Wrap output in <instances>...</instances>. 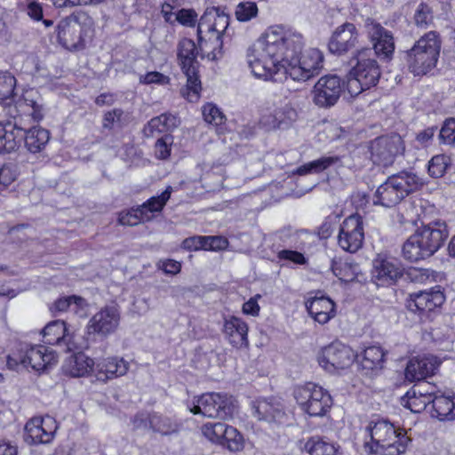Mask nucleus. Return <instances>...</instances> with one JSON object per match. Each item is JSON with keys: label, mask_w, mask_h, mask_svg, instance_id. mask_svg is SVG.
Segmentation results:
<instances>
[{"label": "nucleus", "mask_w": 455, "mask_h": 455, "mask_svg": "<svg viewBox=\"0 0 455 455\" xmlns=\"http://www.w3.org/2000/svg\"><path fill=\"white\" fill-rule=\"evenodd\" d=\"M420 389L419 387H411L401 398L402 405L414 413L421 412L433 401L429 394H423Z\"/></svg>", "instance_id": "72a5a7b5"}, {"label": "nucleus", "mask_w": 455, "mask_h": 455, "mask_svg": "<svg viewBox=\"0 0 455 455\" xmlns=\"http://www.w3.org/2000/svg\"><path fill=\"white\" fill-rule=\"evenodd\" d=\"M64 372L71 377H82L89 372L95 373L93 360L84 353H78L70 356L63 365Z\"/></svg>", "instance_id": "7c9ffc66"}, {"label": "nucleus", "mask_w": 455, "mask_h": 455, "mask_svg": "<svg viewBox=\"0 0 455 455\" xmlns=\"http://www.w3.org/2000/svg\"><path fill=\"white\" fill-rule=\"evenodd\" d=\"M339 162V156H322L316 160L307 163L299 166L295 173L299 175H306L308 173H320L330 166Z\"/></svg>", "instance_id": "a19ab883"}, {"label": "nucleus", "mask_w": 455, "mask_h": 455, "mask_svg": "<svg viewBox=\"0 0 455 455\" xmlns=\"http://www.w3.org/2000/svg\"><path fill=\"white\" fill-rule=\"evenodd\" d=\"M172 136H164L158 139L155 144V155L158 159L165 160L171 155Z\"/></svg>", "instance_id": "5fc2aeb1"}, {"label": "nucleus", "mask_w": 455, "mask_h": 455, "mask_svg": "<svg viewBox=\"0 0 455 455\" xmlns=\"http://www.w3.org/2000/svg\"><path fill=\"white\" fill-rule=\"evenodd\" d=\"M26 13L35 21H40L44 18L42 4L35 0H29L27 4Z\"/></svg>", "instance_id": "052dcab7"}, {"label": "nucleus", "mask_w": 455, "mask_h": 455, "mask_svg": "<svg viewBox=\"0 0 455 455\" xmlns=\"http://www.w3.org/2000/svg\"><path fill=\"white\" fill-rule=\"evenodd\" d=\"M50 140V133L42 127H33L27 130L24 127L23 142L27 149L33 153L42 151Z\"/></svg>", "instance_id": "473e14b6"}, {"label": "nucleus", "mask_w": 455, "mask_h": 455, "mask_svg": "<svg viewBox=\"0 0 455 455\" xmlns=\"http://www.w3.org/2000/svg\"><path fill=\"white\" fill-rule=\"evenodd\" d=\"M179 23L187 27H195L197 21V13L193 9H181L176 14Z\"/></svg>", "instance_id": "13d9d810"}, {"label": "nucleus", "mask_w": 455, "mask_h": 455, "mask_svg": "<svg viewBox=\"0 0 455 455\" xmlns=\"http://www.w3.org/2000/svg\"><path fill=\"white\" fill-rule=\"evenodd\" d=\"M344 83L335 75L322 76L312 90V100L319 108H331L339 100Z\"/></svg>", "instance_id": "4468645a"}, {"label": "nucleus", "mask_w": 455, "mask_h": 455, "mask_svg": "<svg viewBox=\"0 0 455 455\" xmlns=\"http://www.w3.org/2000/svg\"><path fill=\"white\" fill-rule=\"evenodd\" d=\"M258 14V7L254 2L240 3L236 6L235 16L239 21H249Z\"/></svg>", "instance_id": "3c124183"}, {"label": "nucleus", "mask_w": 455, "mask_h": 455, "mask_svg": "<svg viewBox=\"0 0 455 455\" xmlns=\"http://www.w3.org/2000/svg\"><path fill=\"white\" fill-rule=\"evenodd\" d=\"M371 440L365 443H390L399 441L400 436H407L406 431L396 427L387 419L371 420L366 427Z\"/></svg>", "instance_id": "5701e85b"}, {"label": "nucleus", "mask_w": 455, "mask_h": 455, "mask_svg": "<svg viewBox=\"0 0 455 455\" xmlns=\"http://www.w3.org/2000/svg\"><path fill=\"white\" fill-rule=\"evenodd\" d=\"M205 236H191L183 241V247L188 251L205 250Z\"/></svg>", "instance_id": "338daca9"}, {"label": "nucleus", "mask_w": 455, "mask_h": 455, "mask_svg": "<svg viewBox=\"0 0 455 455\" xmlns=\"http://www.w3.org/2000/svg\"><path fill=\"white\" fill-rule=\"evenodd\" d=\"M16 179V172L10 164L0 167V190L7 188Z\"/></svg>", "instance_id": "bf43d9fd"}, {"label": "nucleus", "mask_w": 455, "mask_h": 455, "mask_svg": "<svg viewBox=\"0 0 455 455\" xmlns=\"http://www.w3.org/2000/svg\"><path fill=\"white\" fill-rule=\"evenodd\" d=\"M151 430L162 435H170L179 432L180 424L168 416L153 412L151 413Z\"/></svg>", "instance_id": "58836bf2"}, {"label": "nucleus", "mask_w": 455, "mask_h": 455, "mask_svg": "<svg viewBox=\"0 0 455 455\" xmlns=\"http://www.w3.org/2000/svg\"><path fill=\"white\" fill-rule=\"evenodd\" d=\"M432 399L434 416L440 420L455 419V395L446 396L437 393Z\"/></svg>", "instance_id": "f704fd0d"}, {"label": "nucleus", "mask_w": 455, "mask_h": 455, "mask_svg": "<svg viewBox=\"0 0 455 455\" xmlns=\"http://www.w3.org/2000/svg\"><path fill=\"white\" fill-rule=\"evenodd\" d=\"M224 435L220 445L226 446L231 451H238L243 448V437L236 428L227 426Z\"/></svg>", "instance_id": "09e8293b"}, {"label": "nucleus", "mask_w": 455, "mask_h": 455, "mask_svg": "<svg viewBox=\"0 0 455 455\" xmlns=\"http://www.w3.org/2000/svg\"><path fill=\"white\" fill-rule=\"evenodd\" d=\"M132 425L135 429L151 430V413H137L132 419Z\"/></svg>", "instance_id": "0e129e2a"}, {"label": "nucleus", "mask_w": 455, "mask_h": 455, "mask_svg": "<svg viewBox=\"0 0 455 455\" xmlns=\"http://www.w3.org/2000/svg\"><path fill=\"white\" fill-rule=\"evenodd\" d=\"M451 165V158L446 155L434 156L428 162V173L433 178L443 177Z\"/></svg>", "instance_id": "37998d69"}, {"label": "nucleus", "mask_w": 455, "mask_h": 455, "mask_svg": "<svg viewBox=\"0 0 455 455\" xmlns=\"http://www.w3.org/2000/svg\"><path fill=\"white\" fill-rule=\"evenodd\" d=\"M57 422L54 418L34 417L25 425L24 441L29 445L50 443L57 430Z\"/></svg>", "instance_id": "2eb2a0df"}, {"label": "nucleus", "mask_w": 455, "mask_h": 455, "mask_svg": "<svg viewBox=\"0 0 455 455\" xmlns=\"http://www.w3.org/2000/svg\"><path fill=\"white\" fill-rule=\"evenodd\" d=\"M339 446L325 437L315 435L305 441L301 450L309 455H338Z\"/></svg>", "instance_id": "2f4dec72"}, {"label": "nucleus", "mask_w": 455, "mask_h": 455, "mask_svg": "<svg viewBox=\"0 0 455 455\" xmlns=\"http://www.w3.org/2000/svg\"><path fill=\"white\" fill-rule=\"evenodd\" d=\"M145 215L146 213L142 212L140 206H138L121 212L118 217V222L123 226L133 227L140 222L149 221V217Z\"/></svg>", "instance_id": "de8ad7c7"}, {"label": "nucleus", "mask_w": 455, "mask_h": 455, "mask_svg": "<svg viewBox=\"0 0 455 455\" xmlns=\"http://www.w3.org/2000/svg\"><path fill=\"white\" fill-rule=\"evenodd\" d=\"M303 36L283 27H271L247 51V62L252 74L271 79L282 68L294 81H307L319 75L323 54L311 48L302 55Z\"/></svg>", "instance_id": "f257e3e1"}, {"label": "nucleus", "mask_w": 455, "mask_h": 455, "mask_svg": "<svg viewBox=\"0 0 455 455\" xmlns=\"http://www.w3.org/2000/svg\"><path fill=\"white\" fill-rule=\"evenodd\" d=\"M172 188L168 186L161 195L152 196L140 206L142 212L146 213L145 216L149 217V220L154 218L155 213L161 212L171 198Z\"/></svg>", "instance_id": "4c0bfd02"}, {"label": "nucleus", "mask_w": 455, "mask_h": 455, "mask_svg": "<svg viewBox=\"0 0 455 455\" xmlns=\"http://www.w3.org/2000/svg\"><path fill=\"white\" fill-rule=\"evenodd\" d=\"M5 135L3 138L4 153H11L16 150L23 140L24 127L21 123H4Z\"/></svg>", "instance_id": "c9c22d12"}, {"label": "nucleus", "mask_w": 455, "mask_h": 455, "mask_svg": "<svg viewBox=\"0 0 455 455\" xmlns=\"http://www.w3.org/2000/svg\"><path fill=\"white\" fill-rule=\"evenodd\" d=\"M129 363L123 358L109 357L100 360L95 365V376L100 381L121 377L126 374Z\"/></svg>", "instance_id": "a878e982"}, {"label": "nucleus", "mask_w": 455, "mask_h": 455, "mask_svg": "<svg viewBox=\"0 0 455 455\" xmlns=\"http://www.w3.org/2000/svg\"><path fill=\"white\" fill-rule=\"evenodd\" d=\"M306 307L311 317L321 324L335 316V304L328 297H314L307 300Z\"/></svg>", "instance_id": "bb28decb"}, {"label": "nucleus", "mask_w": 455, "mask_h": 455, "mask_svg": "<svg viewBox=\"0 0 455 455\" xmlns=\"http://www.w3.org/2000/svg\"><path fill=\"white\" fill-rule=\"evenodd\" d=\"M371 274L378 285H391L403 276V268L397 259L378 255L372 261Z\"/></svg>", "instance_id": "6ab92c4d"}, {"label": "nucleus", "mask_w": 455, "mask_h": 455, "mask_svg": "<svg viewBox=\"0 0 455 455\" xmlns=\"http://www.w3.org/2000/svg\"><path fill=\"white\" fill-rule=\"evenodd\" d=\"M441 361L433 355H419L411 358L404 371L408 381H421L435 374Z\"/></svg>", "instance_id": "aec40b11"}, {"label": "nucleus", "mask_w": 455, "mask_h": 455, "mask_svg": "<svg viewBox=\"0 0 455 455\" xmlns=\"http://www.w3.org/2000/svg\"><path fill=\"white\" fill-rule=\"evenodd\" d=\"M140 83L142 84H156L164 85V84H168L170 83V78H169V76H167L160 72L152 71V72H148L145 75H141L140 76Z\"/></svg>", "instance_id": "4d7b16f0"}, {"label": "nucleus", "mask_w": 455, "mask_h": 455, "mask_svg": "<svg viewBox=\"0 0 455 455\" xmlns=\"http://www.w3.org/2000/svg\"><path fill=\"white\" fill-rule=\"evenodd\" d=\"M386 353L379 346H371L364 349L361 365L363 369L367 371H379L383 368Z\"/></svg>", "instance_id": "e433bc0d"}, {"label": "nucleus", "mask_w": 455, "mask_h": 455, "mask_svg": "<svg viewBox=\"0 0 455 455\" xmlns=\"http://www.w3.org/2000/svg\"><path fill=\"white\" fill-rule=\"evenodd\" d=\"M124 111L120 108H115L107 112L103 118V126L105 128H111L114 124H121L123 121Z\"/></svg>", "instance_id": "69168bd1"}, {"label": "nucleus", "mask_w": 455, "mask_h": 455, "mask_svg": "<svg viewBox=\"0 0 455 455\" xmlns=\"http://www.w3.org/2000/svg\"><path fill=\"white\" fill-rule=\"evenodd\" d=\"M188 408L193 414L228 419L236 412L237 404L232 395L212 392L195 397Z\"/></svg>", "instance_id": "9d476101"}, {"label": "nucleus", "mask_w": 455, "mask_h": 455, "mask_svg": "<svg viewBox=\"0 0 455 455\" xmlns=\"http://www.w3.org/2000/svg\"><path fill=\"white\" fill-rule=\"evenodd\" d=\"M56 363L55 353L43 345L20 343L15 351L7 356V365L10 369L22 365L25 368L31 367L36 371H41Z\"/></svg>", "instance_id": "6e6552de"}, {"label": "nucleus", "mask_w": 455, "mask_h": 455, "mask_svg": "<svg viewBox=\"0 0 455 455\" xmlns=\"http://www.w3.org/2000/svg\"><path fill=\"white\" fill-rule=\"evenodd\" d=\"M358 43L359 32L355 25L345 22L333 31L328 43V49L331 53L342 56L354 49Z\"/></svg>", "instance_id": "a211bd4d"}, {"label": "nucleus", "mask_w": 455, "mask_h": 455, "mask_svg": "<svg viewBox=\"0 0 455 455\" xmlns=\"http://www.w3.org/2000/svg\"><path fill=\"white\" fill-rule=\"evenodd\" d=\"M439 139L443 144L455 145V118L444 122L440 130Z\"/></svg>", "instance_id": "864d4df0"}, {"label": "nucleus", "mask_w": 455, "mask_h": 455, "mask_svg": "<svg viewBox=\"0 0 455 455\" xmlns=\"http://www.w3.org/2000/svg\"><path fill=\"white\" fill-rule=\"evenodd\" d=\"M364 224L361 215L347 217L340 225L338 243L340 248L350 253L356 252L363 243Z\"/></svg>", "instance_id": "ddd939ff"}, {"label": "nucleus", "mask_w": 455, "mask_h": 455, "mask_svg": "<svg viewBox=\"0 0 455 455\" xmlns=\"http://www.w3.org/2000/svg\"><path fill=\"white\" fill-rule=\"evenodd\" d=\"M119 322L120 314L117 307L107 306L91 318L87 327L88 332L108 336L117 329Z\"/></svg>", "instance_id": "412c9836"}, {"label": "nucleus", "mask_w": 455, "mask_h": 455, "mask_svg": "<svg viewBox=\"0 0 455 455\" xmlns=\"http://www.w3.org/2000/svg\"><path fill=\"white\" fill-rule=\"evenodd\" d=\"M15 85L16 79L11 73H0V103L12 101Z\"/></svg>", "instance_id": "a18cd8bd"}, {"label": "nucleus", "mask_w": 455, "mask_h": 455, "mask_svg": "<svg viewBox=\"0 0 455 455\" xmlns=\"http://www.w3.org/2000/svg\"><path fill=\"white\" fill-rule=\"evenodd\" d=\"M44 342L49 345L65 347L66 351L76 348L74 334L69 331L66 323L61 320L50 322L42 331Z\"/></svg>", "instance_id": "4be33fe9"}, {"label": "nucleus", "mask_w": 455, "mask_h": 455, "mask_svg": "<svg viewBox=\"0 0 455 455\" xmlns=\"http://www.w3.org/2000/svg\"><path fill=\"white\" fill-rule=\"evenodd\" d=\"M434 21V10L429 3L420 2L415 8L413 22L416 27L427 28Z\"/></svg>", "instance_id": "79ce46f5"}, {"label": "nucleus", "mask_w": 455, "mask_h": 455, "mask_svg": "<svg viewBox=\"0 0 455 455\" xmlns=\"http://www.w3.org/2000/svg\"><path fill=\"white\" fill-rule=\"evenodd\" d=\"M441 38L437 32L429 31L422 36L406 52L409 70L415 76H424L435 68L441 51Z\"/></svg>", "instance_id": "423d86ee"}, {"label": "nucleus", "mask_w": 455, "mask_h": 455, "mask_svg": "<svg viewBox=\"0 0 455 455\" xmlns=\"http://www.w3.org/2000/svg\"><path fill=\"white\" fill-rule=\"evenodd\" d=\"M424 180L411 171L393 174L376 190L373 204L392 207L424 186Z\"/></svg>", "instance_id": "39448f33"}, {"label": "nucleus", "mask_w": 455, "mask_h": 455, "mask_svg": "<svg viewBox=\"0 0 455 455\" xmlns=\"http://www.w3.org/2000/svg\"><path fill=\"white\" fill-rule=\"evenodd\" d=\"M205 251H220L225 249L228 244V239L221 236H205Z\"/></svg>", "instance_id": "e2e57ef3"}, {"label": "nucleus", "mask_w": 455, "mask_h": 455, "mask_svg": "<svg viewBox=\"0 0 455 455\" xmlns=\"http://www.w3.org/2000/svg\"><path fill=\"white\" fill-rule=\"evenodd\" d=\"M87 306L86 300L76 295L61 297L56 299L50 307V310L53 314L63 313L68 309L77 313L78 310L84 309Z\"/></svg>", "instance_id": "ea45409f"}, {"label": "nucleus", "mask_w": 455, "mask_h": 455, "mask_svg": "<svg viewBox=\"0 0 455 455\" xmlns=\"http://www.w3.org/2000/svg\"><path fill=\"white\" fill-rule=\"evenodd\" d=\"M410 443V437L400 436L399 441L364 443V449L368 455H403Z\"/></svg>", "instance_id": "c756f323"}, {"label": "nucleus", "mask_w": 455, "mask_h": 455, "mask_svg": "<svg viewBox=\"0 0 455 455\" xmlns=\"http://www.w3.org/2000/svg\"><path fill=\"white\" fill-rule=\"evenodd\" d=\"M444 302V296L440 291H421L410 294L407 307L410 311L424 315Z\"/></svg>", "instance_id": "b1692460"}, {"label": "nucleus", "mask_w": 455, "mask_h": 455, "mask_svg": "<svg viewBox=\"0 0 455 455\" xmlns=\"http://www.w3.org/2000/svg\"><path fill=\"white\" fill-rule=\"evenodd\" d=\"M366 34L371 42L373 57L389 61L393 59L395 44L393 33L372 19H367L364 24Z\"/></svg>", "instance_id": "f8f14e48"}, {"label": "nucleus", "mask_w": 455, "mask_h": 455, "mask_svg": "<svg viewBox=\"0 0 455 455\" xmlns=\"http://www.w3.org/2000/svg\"><path fill=\"white\" fill-rule=\"evenodd\" d=\"M350 65L347 89L351 96H357L363 91L378 84L381 70L371 49L364 47L355 51L350 60Z\"/></svg>", "instance_id": "20e7f679"}, {"label": "nucleus", "mask_w": 455, "mask_h": 455, "mask_svg": "<svg viewBox=\"0 0 455 455\" xmlns=\"http://www.w3.org/2000/svg\"><path fill=\"white\" fill-rule=\"evenodd\" d=\"M449 237L445 221L438 220L422 224L403 245V255L411 262H418L433 256Z\"/></svg>", "instance_id": "f03ea898"}, {"label": "nucleus", "mask_w": 455, "mask_h": 455, "mask_svg": "<svg viewBox=\"0 0 455 455\" xmlns=\"http://www.w3.org/2000/svg\"><path fill=\"white\" fill-rule=\"evenodd\" d=\"M223 332L233 347H247L248 326L241 318L231 316L226 319Z\"/></svg>", "instance_id": "cd10ccee"}, {"label": "nucleus", "mask_w": 455, "mask_h": 455, "mask_svg": "<svg viewBox=\"0 0 455 455\" xmlns=\"http://www.w3.org/2000/svg\"><path fill=\"white\" fill-rule=\"evenodd\" d=\"M177 51L179 64L187 77V84L180 89V93L188 101H196L202 90L198 75L200 64L196 59L198 49L192 39L183 38L179 42Z\"/></svg>", "instance_id": "0eeeda50"}, {"label": "nucleus", "mask_w": 455, "mask_h": 455, "mask_svg": "<svg viewBox=\"0 0 455 455\" xmlns=\"http://www.w3.org/2000/svg\"><path fill=\"white\" fill-rule=\"evenodd\" d=\"M57 38L58 42L69 51H79L85 47L79 15L72 14L59 22Z\"/></svg>", "instance_id": "f3484780"}, {"label": "nucleus", "mask_w": 455, "mask_h": 455, "mask_svg": "<svg viewBox=\"0 0 455 455\" xmlns=\"http://www.w3.org/2000/svg\"><path fill=\"white\" fill-rule=\"evenodd\" d=\"M353 350L339 342H333L323 347L318 355L319 364L327 371L347 368L354 362Z\"/></svg>", "instance_id": "dca6fc26"}, {"label": "nucleus", "mask_w": 455, "mask_h": 455, "mask_svg": "<svg viewBox=\"0 0 455 455\" xmlns=\"http://www.w3.org/2000/svg\"><path fill=\"white\" fill-rule=\"evenodd\" d=\"M18 101L26 117H31L36 122H39L44 118V108L43 99L36 90L29 89L25 91Z\"/></svg>", "instance_id": "c85d7f7f"}, {"label": "nucleus", "mask_w": 455, "mask_h": 455, "mask_svg": "<svg viewBox=\"0 0 455 455\" xmlns=\"http://www.w3.org/2000/svg\"><path fill=\"white\" fill-rule=\"evenodd\" d=\"M296 111L291 106L285 104L281 108H277L272 114V120L268 121V124L273 127H280L282 124H289L295 120Z\"/></svg>", "instance_id": "49530a36"}, {"label": "nucleus", "mask_w": 455, "mask_h": 455, "mask_svg": "<svg viewBox=\"0 0 455 455\" xmlns=\"http://www.w3.org/2000/svg\"><path fill=\"white\" fill-rule=\"evenodd\" d=\"M203 116L205 122L214 124L220 125L224 123L225 116L215 105L207 103L203 108Z\"/></svg>", "instance_id": "603ef678"}, {"label": "nucleus", "mask_w": 455, "mask_h": 455, "mask_svg": "<svg viewBox=\"0 0 455 455\" xmlns=\"http://www.w3.org/2000/svg\"><path fill=\"white\" fill-rule=\"evenodd\" d=\"M371 158L375 164L391 165L405 150L404 141L399 134L380 136L371 142Z\"/></svg>", "instance_id": "9b49d317"}, {"label": "nucleus", "mask_w": 455, "mask_h": 455, "mask_svg": "<svg viewBox=\"0 0 455 455\" xmlns=\"http://www.w3.org/2000/svg\"><path fill=\"white\" fill-rule=\"evenodd\" d=\"M294 398L300 410L309 417H324L333 403L329 392L313 382L297 387Z\"/></svg>", "instance_id": "1a4fd4ad"}, {"label": "nucleus", "mask_w": 455, "mask_h": 455, "mask_svg": "<svg viewBox=\"0 0 455 455\" xmlns=\"http://www.w3.org/2000/svg\"><path fill=\"white\" fill-rule=\"evenodd\" d=\"M253 415L260 421L269 424H283L287 415L279 403L267 399H259L252 403Z\"/></svg>", "instance_id": "393cba45"}, {"label": "nucleus", "mask_w": 455, "mask_h": 455, "mask_svg": "<svg viewBox=\"0 0 455 455\" xmlns=\"http://www.w3.org/2000/svg\"><path fill=\"white\" fill-rule=\"evenodd\" d=\"M436 127H427V129L419 132L416 136V140L422 146H427L433 140Z\"/></svg>", "instance_id": "774afa93"}, {"label": "nucleus", "mask_w": 455, "mask_h": 455, "mask_svg": "<svg viewBox=\"0 0 455 455\" xmlns=\"http://www.w3.org/2000/svg\"><path fill=\"white\" fill-rule=\"evenodd\" d=\"M282 260H289L295 264L303 265L307 262L305 256L297 251L282 250L277 254Z\"/></svg>", "instance_id": "680f3d73"}, {"label": "nucleus", "mask_w": 455, "mask_h": 455, "mask_svg": "<svg viewBox=\"0 0 455 455\" xmlns=\"http://www.w3.org/2000/svg\"><path fill=\"white\" fill-rule=\"evenodd\" d=\"M5 106L4 108V112L5 116L7 117V120L4 123H19V121L21 123V127H26V119L28 117L25 116V114L22 112V108L17 100L15 103H12V101L9 100V102L4 103Z\"/></svg>", "instance_id": "8fccbe9b"}, {"label": "nucleus", "mask_w": 455, "mask_h": 455, "mask_svg": "<svg viewBox=\"0 0 455 455\" xmlns=\"http://www.w3.org/2000/svg\"><path fill=\"white\" fill-rule=\"evenodd\" d=\"M229 25V16L219 8H207L197 25L198 47L211 60L222 57V36Z\"/></svg>", "instance_id": "7ed1b4c3"}, {"label": "nucleus", "mask_w": 455, "mask_h": 455, "mask_svg": "<svg viewBox=\"0 0 455 455\" xmlns=\"http://www.w3.org/2000/svg\"><path fill=\"white\" fill-rule=\"evenodd\" d=\"M166 114H162L158 116L153 117L145 126L144 132L147 136H153V134L157 132H166L165 128V121Z\"/></svg>", "instance_id": "6e6d98bb"}, {"label": "nucleus", "mask_w": 455, "mask_h": 455, "mask_svg": "<svg viewBox=\"0 0 455 455\" xmlns=\"http://www.w3.org/2000/svg\"><path fill=\"white\" fill-rule=\"evenodd\" d=\"M227 426L222 422H208L202 427V433L211 442L221 444Z\"/></svg>", "instance_id": "c03bdc74"}]
</instances>
